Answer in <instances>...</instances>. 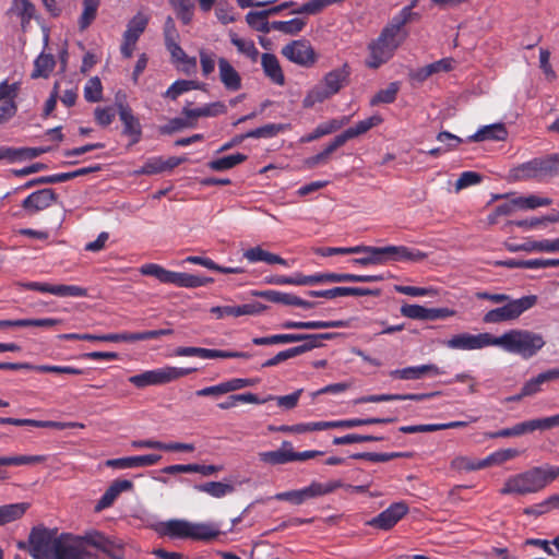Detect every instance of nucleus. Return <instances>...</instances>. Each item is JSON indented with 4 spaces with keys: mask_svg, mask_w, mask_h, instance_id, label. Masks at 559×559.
<instances>
[{
    "mask_svg": "<svg viewBox=\"0 0 559 559\" xmlns=\"http://www.w3.org/2000/svg\"><path fill=\"white\" fill-rule=\"evenodd\" d=\"M28 552L34 559H98L82 546L79 536L57 528L35 526L28 535Z\"/></svg>",
    "mask_w": 559,
    "mask_h": 559,
    "instance_id": "1",
    "label": "nucleus"
},
{
    "mask_svg": "<svg viewBox=\"0 0 559 559\" xmlns=\"http://www.w3.org/2000/svg\"><path fill=\"white\" fill-rule=\"evenodd\" d=\"M419 17L417 12H411V8L402 9L381 31L379 37L369 45L370 59L367 61V66L377 69L389 61L408 36L404 26L418 21Z\"/></svg>",
    "mask_w": 559,
    "mask_h": 559,
    "instance_id": "2",
    "label": "nucleus"
},
{
    "mask_svg": "<svg viewBox=\"0 0 559 559\" xmlns=\"http://www.w3.org/2000/svg\"><path fill=\"white\" fill-rule=\"evenodd\" d=\"M559 477V466H536L507 479L501 495H527L543 490Z\"/></svg>",
    "mask_w": 559,
    "mask_h": 559,
    "instance_id": "3",
    "label": "nucleus"
},
{
    "mask_svg": "<svg viewBox=\"0 0 559 559\" xmlns=\"http://www.w3.org/2000/svg\"><path fill=\"white\" fill-rule=\"evenodd\" d=\"M542 334L528 330H510L501 336H493V346H500L504 350L515 353L524 358H531L545 346Z\"/></svg>",
    "mask_w": 559,
    "mask_h": 559,
    "instance_id": "4",
    "label": "nucleus"
},
{
    "mask_svg": "<svg viewBox=\"0 0 559 559\" xmlns=\"http://www.w3.org/2000/svg\"><path fill=\"white\" fill-rule=\"evenodd\" d=\"M350 67L344 63L342 67L328 72L323 79L314 85L302 100L305 108H311L318 103H323L337 94L349 84Z\"/></svg>",
    "mask_w": 559,
    "mask_h": 559,
    "instance_id": "5",
    "label": "nucleus"
},
{
    "mask_svg": "<svg viewBox=\"0 0 559 559\" xmlns=\"http://www.w3.org/2000/svg\"><path fill=\"white\" fill-rule=\"evenodd\" d=\"M157 532L173 538H192L197 540H211L219 534V531L210 524L190 523L185 520H170L162 523Z\"/></svg>",
    "mask_w": 559,
    "mask_h": 559,
    "instance_id": "6",
    "label": "nucleus"
},
{
    "mask_svg": "<svg viewBox=\"0 0 559 559\" xmlns=\"http://www.w3.org/2000/svg\"><path fill=\"white\" fill-rule=\"evenodd\" d=\"M537 304L536 295L523 296L519 299L509 300L504 306L489 310L485 313L483 321L485 323H500L513 321L522 313L533 308Z\"/></svg>",
    "mask_w": 559,
    "mask_h": 559,
    "instance_id": "7",
    "label": "nucleus"
},
{
    "mask_svg": "<svg viewBox=\"0 0 559 559\" xmlns=\"http://www.w3.org/2000/svg\"><path fill=\"white\" fill-rule=\"evenodd\" d=\"M343 486L344 485L341 480L329 481L326 484L313 481L310 486L304 489L277 493L275 499L281 501H290L295 504H301L307 499L331 493Z\"/></svg>",
    "mask_w": 559,
    "mask_h": 559,
    "instance_id": "8",
    "label": "nucleus"
},
{
    "mask_svg": "<svg viewBox=\"0 0 559 559\" xmlns=\"http://www.w3.org/2000/svg\"><path fill=\"white\" fill-rule=\"evenodd\" d=\"M511 178L516 181L522 180H544L552 178L547 156L544 158H534L513 168L510 174Z\"/></svg>",
    "mask_w": 559,
    "mask_h": 559,
    "instance_id": "9",
    "label": "nucleus"
},
{
    "mask_svg": "<svg viewBox=\"0 0 559 559\" xmlns=\"http://www.w3.org/2000/svg\"><path fill=\"white\" fill-rule=\"evenodd\" d=\"M282 55L301 67H312L318 59L313 47L307 40H294L282 48Z\"/></svg>",
    "mask_w": 559,
    "mask_h": 559,
    "instance_id": "10",
    "label": "nucleus"
},
{
    "mask_svg": "<svg viewBox=\"0 0 559 559\" xmlns=\"http://www.w3.org/2000/svg\"><path fill=\"white\" fill-rule=\"evenodd\" d=\"M58 201V194L50 188H45L31 193L23 202L22 209L26 215L34 216L45 211Z\"/></svg>",
    "mask_w": 559,
    "mask_h": 559,
    "instance_id": "11",
    "label": "nucleus"
},
{
    "mask_svg": "<svg viewBox=\"0 0 559 559\" xmlns=\"http://www.w3.org/2000/svg\"><path fill=\"white\" fill-rule=\"evenodd\" d=\"M407 513L408 506L405 502H395L379 515L369 520L367 525L378 530L389 531Z\"/></svg>",
    "mask_w": 559,
    "mask_h": 559,
    "instance_id": "12",
    "label": "nucleus"
},
{
    "mask_svg": "<svg viewBox=\"0 0 559 559\" xmlns=\"http://www.w3.org/2000/svg\"><path fill=\"white\" fill-rule=\"evenodd\" d=\"M445 345L453 349H478L493 346V336L489 333H480L478 335L462 333L452 336L445 342Z\"/></svg>",
    "mask_w": 559,
    "mask_h": 559,
    "instance_id": "13",
    "label": "nucleus"
},
{
    "mask_svg": "<svg viewBox=\"0 0 559 559\" xmlns=\"http://www.w3.org/2000/svg\"><path fill=\"white\" fill-rule=\"evenodd\" d=\"M175 355L178 357L195 356L200 358H249L250 354L243 352H227L219 349H207L202 347L181 346L177 347Z\"/></svg>",
    "mask_w": 559,
    "mask_h": 559,
    "instance_id": "14",
    "label": "nucleus"
},
{
    "mask_svg": "<svg viewBox=\"0 0 559 559\" xmlns=\"http://www.w3.org/2000/svg\"><path fill=\"white\" fill-rule=\"evenodd\" d=\"M384 262H420L427 259L428 254L420 250L408 248L405 246H386L382 247Z\"/></svg>",
    "mask_w": 559,
    "mask_h": 559,
    "instance_id": "15",
    "label": "nucleus"
},
{
    "mask_svg": "<svg viewBox=\"0 0 559 559\" xmlns=\"http://www.w3.org/2000/svg\"><path fill=\"white\" fill-rule=\"evenodd\" d=\"M118 114L123 124L122 133L131 138V144H136L142 136V127L132 109L124 104H118Z\"/></svg>",
    "mask_w": 559,
    "mask_h": 559,
    "instance_id": "16",
    "label": "nucleus"
},
{
    "mask_svg": "<svg viewBox=\"0 0 559 559\" xmlns=\"http://www.w3.org/2000/svg\"><path fill=\"white\" fill-rule=\"evenodd\" d=\"M252 295L264 298L271 302L296 306L305 309H312L317 306V302L304 300L295 295L276 290L253 292Z\"/></svg>",
    "mask_w": 559,
    "mask_h": 559,
    "instance_id": "17",
    "label": "nucleus"
},
{
    "mask_svg": "<svg viewBox=\"0 0 559 559\" xmlns=\"http://www.w3.org/2000/svg\"><path fill=\"white\" fill-rule=\"evenodd\" d=\"M162 456L159 454H145L138 456H128L120 459H110L105 462V465L112 468H135L152 466L156 464Z\"/></svg>",
    "mask_w": 559,
    "mask_h": 559,
    "instance_id": "18",
    "label": "nucleus"
},
{
    "mask_svg": "<svg viewBox=\"0 0 559 559\" xmlns=\"http://www.w3.org/2000/svg\"><path fill=\"white\" fill-rule=\"evenodd\" d=\"M380 289H370L362 287H334L325 290H309L307 294L311 297H323L333 299L341 296H379Z\"/></svg>",
    "mask_w": 559,
    "mask_h": 559,
    "instance_id": "19",
    "label": "nucleus"
},
{
    "mask_svg": "<svg viewBox=\"0 0 559 559\" xmlns=\"http://www.w3.org/2000/svg\"><path fill=\"white\" fill-rule=\"evenodd\" d=\"M317 284L320 283H370L380 282L382 275H356L349 273H321L316 274Z\"/></svg>",
    "mask_w": 559,
    "mask_h": 559,
    "instance_id": "20",
    "label": "nucleus"
},
{
    "mask_svg": "<svg viewBox=\"0 0 559 559\" xmlns=\"http://www.w3.org/2000/svg\"><path fill=\"white\" fill-rule=\"evenodd\" d=\"M266 308L263 304L252 302L240 306H216L211 308V312L216 314L217 318H223L224 316L241 317L261 313Z\"/></svg>",
    "mask_w": 559,
    "mask_h": 559,
    "instance_id": "21",
    "label": "nucleus"
},
{
    "mask_svg": "<svg viewBox=\"0 0 559 559\" xmlns=\"http://www.w3.org/2000/svg\"><path fill=\"white\" fill-rule=\"evenodd\" d=\"M440 394V392H431V393H419V394H373L358 397L354 401L355 404H365V403H379V402H389V401H424L426 399H430L435 395Z\"/></svg>",
    "mask_w": 559,
    "mask_h": 559,
    "instance_id": "22",
    "label": "nucleus"
},
{
    "mask_svg": "<svg viewBox=\"0 0 559 559\" xmlns=\"http://www.w3.org/2000/svg\"><path fill=\"white\" fill-rule=\"evenodd\" d=\"M219 80L226 90L235 92L241 88V78L225 58L218 60Z\"/></svg>",
    "mask_w": 559,
    "mask_h": 559,
    "instance_id": "23",
    "label": "nucleus"
},
{
    "mask_svg": "<svg viewBox=\"0 0 559 559\" xmlns=\"http://www.w3.org/2000/svg\"><path fill=\"white\" fill-rule=\"evenodd\" d=\"M504 247L510 252H516V251L557 252V251H559V238L555 239V240L526 241L521 245H513V243L506 242Z\"/></svg>",
    "mask_w": 559,
    "mask_h": 559,
    "instance_id": "24",
    "label": "nucleus"
},
{
    "mask_svg": "<svg viewBox=\"0 0 559 559\" xmlns=\"http://www.w3.org/2000/svg\"><path fill=\"white\" fill-rule=\"evenodd\" d=\"M261 64L264 74L275 84L283 86L285 76L278 59L273 53H263L261 56Z\"/></svg>",
    "mask_w": 559,
    "mask_h": 559,
    "instance_id": "25",
    "label": "nucleus"
},
{
    "mask_svg": "<svg viewBox=\"0 0 559 559\" xmlns=\"http://www.w3.org/2000/svg\"><path fill=\"white\" fill-rule=\"evenodd\" d=\"M227 112V107L223 102H214L203 107L190 109L188 106L182 108V115L197 123L200 117H216Z\"/></svg>",
    "mask_w": 559,
    "mask_h": 559,
    "instance_id": "26",
    "label": "nucleus"
},
{
    "mask_svg": "<svg viewBox=\"0 0 559 559\" xmlns=\"http://www.w3.org/2000/svg\"><path fill=\"white\" fill-rule=\"evenodd\" d=\"M197 368H178L166 366L159 369L153 370V376L155 379L156 385L166 384L173 381H176L182 377H186L192 372H195Z\"/></svg>",
    "mask_w": 559,
    "mask_h": 559,
    "instance_id": "27",
    "label": "nucleus"
},
{
    "mask_svg": "<svg viewBox=\"0 0 559 559\" xmlns=\"http://www.w3.org/2000/svg\"><path fill=\"white\" fill-rule=\"evenodd\" d=\"M426 373L438 376L441 374L442 371L436 365H423L393 370L390 372V377L403 380H415L423 378Z\"/></svg>",
    "mask_w": 559,
    "mask_h": 559,
    "instance_id": "28",
    "label": "nucleus"
},
{
    "mask_svg": "<svg viewBox=\"0 0 559 559\" xmlns=\"http://www.w3.org/2000/svg\"><path fill=\"white\" fill-rule=\"evenodd\" d=\"M508 136L507 128L503 123H493L480 128L476 133L469 135V142H481L485 140L504 141Z\"/></svg>",
    "mask_w": 559,
    "mask_h": 559,
    "instance_id": "29",
    "label": "nucleus"
},
{
    "mask_svg": "<svg viewBox=\"0 0 559 559\" xmlns=\"http://www.w3.org/2000/svg\"><path fill=\"white\" fill-rule=\"evenodd\" d=\"M282 329L290 330V329H305V330H314V329H330V328H346L348 326V321L337 320V321H285L281 324Z\"/></svg>",
    "mask_w": 559,
    "mask_h": 559,
    "instance_id": "30",
    "label": "nucleus"
},
{
    "mask_svg": "<svg viewBox=\"0 0 559 559\" xmlns=\"http://www.w3.org/2000/svg\"><path fill=\"white\" fill-rule=\"evenodd\" d=\"M355 253H366L365 257L354 259L353 262L359 265H371L384 263L382 247L356 246L353 247Z\"/></svg>",
    "mask_w": 559,
    "mask_h": 559,
    "instance_id": "31",
    "label": "nucleus"
},
{
    "mask_svg": "<svg viewBox=\"0 0 559 559\" xmlns=\"http://www.w3.org/2000/svg\"><path fill=\"white\" fill-rule=\"evenodd\" d=\"M559 379V368L550 369L532 378L523 385V394L534 395L542 390L544 383Z\"/></svg>",
    "mask_w": 559,
    "mask_h": 559,
    "instance_id": "32",
    "label": "nucleus"
},
{
    "mask_svg": "<svg viewBox=\"0 0 559 559\" xmlns=\"http://www.w3.org/2000/svg\"><path fill=\"white\" fill-rule=\"evenodd\" d=\"M260 460L272 465H280L292 462V443L284 441L281 449L275 451L262 452Z\"/></svg>",
    "mask_w": 559,
    "mask_h": 559,
    "instance_id": "33",
    "label": "nucleus"
},
{
    "mask_svg": "<svg viewBox=\"0 0 559 559\" xmlns=\"http://www.w3.org/2000/svg\"><path fill=\"white\" fill-rule=\"evenodd\" d=\"M211 277H201L189 273L173 272L170 283L179 287L194 288L212 283Z\"/></svg>",
    "mask_w": 559,
    "mask_h": 559,
    "instance_id": "34",
    "label": "nucleus"
},
{
    "mask_svg": "<svg viewBox=\"0 0 559 559\" xmlns=\"http://www.w3.org/2000/svg\"><path fill=\"white\" fill-rule=\"evenodd\" d=\"M273 399V395H269L265 399L260 400L257 394L247 392L241 394H233L229 395L226 401L217 404V407L221 409H229L237 405L238 402L242 403H252V404H263Z\"/></svg>",
    "mask_w": 559,
    "mask_h": 559,
    "instance_id": "35",
    "label": "nucleus"
},
{
    "mask_svg": "<svg viewBox=\"0 0 559 559\" xmlns=\"http://www.w3.org/2000/svg\"><path fill=\"white\" fill-rule=\"evenodd\" d=\"M27 509L28 503L25 502L1 506L0 526L21 519L25 514Z\"/></svg>",
    "mask_w": 559,
    "mask_h": 559,
    "instance_id": "36",
    "label": "nucleus"
},
{
    "mask_svg": "<svg viewBox=\"0 0 559 559\" xmlns=\"http://www.w3.org/2000/svg\"><path fill=\"white\" fill-rule=\"evenodd\" d=\"M56 66V61L52 55L41 53L37 57L34 62V70L31 74L32 79L48 78Z\"/></svg>",
    "mask_w": 559,
    "mask_h": 559,
    "instance_id": "37",
    "label": "nucleus"
},
{
    "mask_svg": "<svg viewBox=\"0 0 559 559\" xmlns=\"http://www.w3.org/2000/svg\"><path fill=\"white\" fill-rule=\"evenodd\" d=\"M147 23L148 17L138 13L129 21L123 38H129L130 41H138L141 34L145 31Z\"/></svg>",
    "mask_w": 559,
    "mask_h": 559,
    "instance_id": "38",
    "label": "nucleus"
},
{
    "mask_svg": "<svg viewBox=\"0 0 559 559\" xmlns=\"http://www.w3.org/2000/svg\"><path fill=\"white\" fill-rule=\"evenodd\" d=\"M167 49L169 50L171 57L177 60L181 61L185 64L183 71L186 73H190L191 71H194L197 68V59L194 57L189 58L183 49L178 45L177 40H170L165 43Z\"/></svg>",
    "mask_w": 559,
    "mask_h": 559,
    "instance_id": "39",
    "label": "nucleus"
},
{
    "mask_svg": "<svg viewBox=\"0 0 559 559\" xmlns=\"http://www.w3.org/2000/svg\"><path fill=\"white\" fill-rule=\"evenodd\" d=\"M195 489L214 498H222L235 491V487L231 484L222 481H207L195 486Z\"/></svg>",
    "mask_w": 559,
    "mask_h": 559,
    "instance_id": "40",
    "label": "nucleus"
},
{
    "mask_svg": "<svg viewBox=\"0 0 559 559\" xmlns=\"http://www.w3.org/2000/svg\"><path fill=\"white\" fill-rule=\"evenodd\" d=\"M267 12L262 11H251L246 15V22L248 25L255 29L257 32L267 34L272 31L271 23L267 22Z\"/></svg>",
    "mask_w": 559,
    "mask_h": 559,
    "instance_id": "41",
    "label": "nucleus"
},
{
    "mask_svg": "<svg viewBox=\"0 0 559 559\" xmlns=\"http://www.w3.org/2000/svg\"><path fill=\"white\" fill-rule=\"evenodd\" d=\"M396 421V417H371V418H354V419H345V420H336L337 428H354L358 426H367V425H379V424H389Z\"/></svg>",
    "mask_w": 559,
    "mask_h": 559,
    "instance_id": "42",
    "label": "nucleus"
},
{
    "mask_svg": "<svg viewBox=\"0 0 559 559\" xmlns=\"http://www.w3.org/2000/svg\"><path fill=\"white\" fill-rule=\"evenodd\" d=\"M382 121L381 117L379 116H372L366 120H361L358 123H356L355 127L348 128L343 132V135L346 138V140L354 139L356 136H359L367 131H369L371 128L378 126Z\"/></svg>",
    "mask_w": 559,
    "mask_h": 559,
    "instance_id": "43",
    "label": "nucleus"
},
{
    "mask_svg": "<svg viewBox=\"0 0 559 559\" xmlns=\"http://www.w3.org/2000/svg\"><path fill=\"white\" fill-rule=\"evenodd\" d=\"M411 452H393V453H373V452H362L355 453L350 455V459L354 460H367L370 462H388L390 460L396 457H412Z\"/></svg>",
    "mask_w": 559,
    "mask_h": 559,
    "instance_id": "44",
    "label": "nucleus"
},
{
    "mask_svg": "<svg viewBox=\"0 0 559 559\" xmlns=\"http://www.w3.org/2000/svg\"><path fill=\"white\" fill-rule=\"evenodd\" d=\"M247 159V155L237 153L234 155L224 156L222 158L211 160L207 166L215 171H223L226 169H230L238 164L243 163Z\"/></svg>",
    "mask_w": 559,
    "mask_h": 559,
    "instance_id": "45",
    "label": "nucleus"
},
{
    "mask_svg": "<svg viewBox=\"0 0 559 559\" xmlns=\"http://www.w3.org/2000/svg\"><path fill=\"white\" fill-rule=\"evenodd\" d=\"M306 25L302 19H293L290 21H274L271 22L272 29L282 32L286 35H297L300 33Z\"/></svg>",
    "mask_w": 559,
    "mask_h": 559,
    "instance_id": "46",
    "label": "nucleus"
},
{
    "mask_svg": "<svg viewBox=\"0 0 559 559\" xmlns=\"http://www.w3.org/2000/svg\"><path fill=\"white\" fill-rule=\"evenodd\" d=\"M288 126L283 123H269L260 128L253 129L245 133L247 139H261V138H273L280 132L286 130Z\"/></svg>",
    "mask_w": 559,
    "mask_h": 559,
    "instance_id": "47",
    "label": "nucleus"
},
{
    "mask_svg": "<svg viewBox=\"0 0 559 559\" xmlns=\"http://www.w3.org/2000/svg\"><path fill=\"white\" fill-rule=\"evenodd\" d=\"M99 5V0H84L83 1V12L79 20V27L81 31L86 29L92 22L95 20L97 14V9Z\"/></svg>",
    "mask_w": 559,
    "mask_h": 559,
    "instance_id": "48",
    "label": "nucleus"
},
{
    "mask_svg": "<svg viewBox=\"0 0 559 559\" xmlns=\"http://www.w3.org/2000/svg\"><path fill=\"white\" fill-rule=\"evenodd\" d=\"M450 467L456 472H473L485 468V465H483V460L476 461L468 456L460 455L451 461Z\"/></svg>",
    "mask_w": 559,
    "mask_h": 559,
    "instance_id": "49",
    "label": "nucleus"
},
{
    "mask_svg": "<svg viewBox=\"0 0 559 559\" xmlns=\"http://www.w3.org/2000/svg\"><path fill=\"white\" fill-rule=\"evenodd\" d=\"M519 454L520 451L516 449L499 450L484 459L483 465H485V468L492 465H500L509 460L516 457Z\"/></svg>",
    "mask_w": 559,
    "mask_h": 559,
    "instance_id": "50",
    "label": "nucleus"
},
{
    "mask_svg": "<svg viewBox=\"0 0 559 559\" xmlns=\"http://www.w3.org/2000/svg\"><path fill=\"white\" fill-rule=\"evenodd\" d=\"M400 85L397 82H392L384 90H380L370 100L371 106L379 104H391L395 100Z\"/></svg>",
    "mask_w": 559,
    "mask_h": 559,
    "instance_id": "51",
    "label": "nucleus"
},
{
    "mask_svg": "<svg viewBox=\"0 0 559 559\" xmlns=\"http://www.w3.org/2000/svg\"><path fill=\"white\" fill-rule=\"evenodd\" d=\"M230 41L235 45L239 52L246 55L252 61H257L259 57V51L254 46L252 40H246L239 38L236 34L230 35Z\"/></svg>",
    "mask_w": 559,
    "mask_h": 559,
    "instance_id": "52",
    "label": "nucleus"
},
{
    "mask_svg": "<svg viewBox=\"0 0 559 559\" xmlns=\"http://www.w3.org/2000/svg\"><path fill=\"white\" fill-rule=\"evenodd\" d=\"M193 127H195V122L193 120H191L190 118H188L186 116H185V118L177 117V118L170 119L167 124L160 126L159 132L162 134H173L182 129L193 128Z\"/></svg>",
    "mask_w": 559,
    "mask_h": 559,
    "instance_id": "53",
    "label": "nucleus"
},
{
    "mask_svg": "<svg viewBox=\"0 0 559 559\" xmlns=\"http://www.w3.org/2000/svg\"><path fill=\"white\" fill-rule=\"evenodd\" d=\"M45 457L41 455H16V456H0V466L9 465H28L41 463Z\"/></svg>",
    "mask_w": 559,
    "mask_h": 559,
    "instance_id": "54",
    "label": "nucleus"
},
{
    "mask_svg": "<svg viewBox=\"0 0 559 559\" xmlns=\"http://www.w3.org/2000/svg\"><path fill=\"white\" fill-rule=\"evenodd\" d=\"M103 86L98 76L91 78L84 87V97L87 102L96 103L102 100Z\"/></svg>",
    "mask_w": 559,
    "mask_h": 559,
    "instance_id": "55",
    "label": "nucleus"
},
{
    "mask_svg": "<svg viewBox=\"0 0 559 559\" xmlns=\"http://www.w3.org/2000/svg\"><path fill=\"white\" fill-rule=\"evenodd\" d=\"M140 272L143 275L156 277L159 282L169 284L173 271H168L158 264L150 263L141 267Z\"/></svg>",
    "mask_w": 559,
    "mask_h": 559,
    "instance_id": "56",
    "label": "nucleus"
},
{
    "mask_svg": "<svg viewBox=\"0 0 559 559\" xmlns=\"http://www.w3.org/2000/svg\"><path fill=\"white\" fill-rule=\"evenodd\" d=\"M50 294L61 297H85L87 289L75 285H50Z\"/></svg>",
    "mask_w": 559,
    "mask_h": 559,
    "instance_id": "57",
    "label": "nucleus"
},
{
    "mask_svg": "<svg viewBox=\"0 0 559 559\" xmlns=\"http://www.w3.org/2000/svg\"><path fill=\"white\" fill-rule=\"evenodd\" d=\"M380 440H383V438L376 437V436H368V435L349 433V435H346L343 437H335L333 439V444L343 445V444L360 443V442H368V441H380Z\"/></svg>",
    "mask_w": 559,
    "mask_h": 559,
    "instance_id": "58",
    "label": "nucleus"
},
{
    "mask_svg": "<svg viewBox=\"0 0 559 559\" xmlns=\"http://www.w3.org/2000/svg\"><path fill=\"white\" fill-rule=\"evenodd\" d=\"M32 370H36L38 372H45V373H48V372L49 373H66V374H72V376H78V374L84 373L83 369L69 367V366L61 367V366H50V365H38V366L33 365Z\"/></svg>",
    "mask_w": 559,
    "mask_h": 559,
    "instance_id": "59",
    "label": "nucleus"
},
{
    "mask_svg": "<svg viewBox=\"0 0 559 559\" xmlns=\"http://www.w3.org/2000/svg\"><path fill=\"white\" fill-rule=\"evenodd\" d=\"M14 8L21 15V25L25 28L26 24L35 13V7L28 0H14Z\"/></svg>",
    "mask_w": 559,
    "mask_h": 559,
    "instance_id": "60",
    "label": "nucleus"
},
{
    "mask_svg": "<svg viewBox=\"0 0 559 559\" xmlns=\"http://www.w3.org/2000/svg\"><path fill=\"white\" fill-rule=\"evenodd\" d=\"M515 202L519 204L520 207L523 209H536L539 206H547L551 204V199L549 198H540L537 195H530L526 198H518L515 199Z\"/></svg>",
    "mask_w": 559,
    "mask_h": 559,
    "instance_id": "61",
    "label": "nucleus"
},
{
    "mask_svg": "<svg viewBox=\"0 0 559 559\" xmlns=\"http://www.w3.org/2000/svg\"><path fill=\"white\" fill-rule=\"evenodd\" d=\"M483 177L480 174L475 171H464L461 174L455 182V190L460 191L469 186L477 185L481 181Z\"/></svg>",
    "mask_w": 559,
    "mask_h": 559,
    "instance_id": "62",
    "label": "nucleus"
},
{
    "mask_svg": "<svg viewBox=\"0 0 559 559\" xmlns=\"http://www.w3.org/2000/svg\"><path fill=\"white\" fill-rule=\"evenodd\" d=\"M401 313L409 319L427 320V308L420 305H403Z\"/></svg>",
    "mask_w": 559,
    "mask_h": 559,
    "instance_id": "63",
    "label": "nucleus"
},
{
    "mask_svg": "<svg viewBox=\"0 0 559 559\" xmlns=\"http://www.w3.org/2000/svg\"><path fill=\"white\" fill-rule=\"evenodd\" d=\"M302 391H304L302 389H298L289 395L273 396V399L271 401L275 400L280 407H283L285 409H293L297 406Z\"/></svg>",
    "mask_w": 559,
    "mask_h": 559,
    "instance_id": "64",
    "label": "nucleus"
}]
</instances>
